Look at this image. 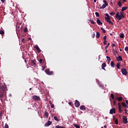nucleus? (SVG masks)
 <instances>
[{
	"mask_svg": "<svg viewBox=\"0 0 128 128\" xmlns=\"http://www.w3.org/2000/svg\"><path fill=\"white\" fill-rule=\"evenodd\" d=\"M112 48H114V46H116V45L114 44H112Z\"/></svg>",
	"mask_w": 128,
	"mask_h": 128,
	"instance_id": "5fc2aeb1",
	"label": "nucleus"
},
{
	"mask_svg": "<svg viewBox=\"0 0 128 128\" xmlns=\"http://www.w3.org/2000/svg\"><path fill=\"white\" fill-rule=\"evenodd\" d=\"M96 20H97L96 22H97L99 26L100 24H102V22L100 20V19L97 18Z\"/></svg>",
	"mask_w": 128,
	"mask_h": 128,
	"instance_id": "dca6fc26",
	"label": "nucleus"
},
{
	"mask_svg": "<svg viewBox=\"0 0 128 128\" xmlns=\"http://www.w3.org/2000/svg\"><path fill=\"white\" fill-rule=\"evenodd\" d=\"M2 112L0 111V120H2Z\"/></svg>",
	"mask_w": 128,
	"mask_h": 128,
	"instance_id": "de8ad7c7",
	"label": "nucleus"
},
{
	"mask_svg": "<svg viewBox=\"0 0 128 128\" xmlns=\"http://www.w3.org/2000/svg\"><path fill=\"white\" fill-rule=\"evenodd\" d=\"M0 90L3 92L2 94H4L6 90V86L4 85H0Z\"/></svg>",
	"mask_w": 128,
	"mask_h": 128,
	"instance_id": "f03ea898",
	"label": "nucleus"
},
{
	"mask_svg": "<svg viewBox=\"0 0 128 128\" xmlns=\"http://www.w3.org/2000/svg\"><path fill=\"white\" fill-rule=\"evenodd\" d=\"M108 6V4H103L102 6L100 7V10H104L106 8V6Z\"/></svg>",
	"mask_w": 128,
	"mask_h": 128,
	"instance_id": "9b49d317",
	"label": "nucleus"
},
{
	"mask_svg": "<svg viewBox=\"0 0 128 128\" xmlns=\"http://www.w3.org/2000/svg\"><path fill=\"white\" fill-rule=\"evenodd\" d=\"M96 16H100V14L98 12H95Z\"/></svg>",
	"mask_w": 128,
	"mask_h": 128,
	"instance_id": "a19ab883",
	"label": "nucleus"
},
{
	"mask_svg": "<svg viewBox=\"0 0 128 128\" xmlns=\"http://www.w3.org/2000/svg\"><path fill=\"white\" fill-rule=\"evenodd\" d=\"M106 58L108 62H110V60H110V57L108 56H106Z\"/></svg>",
	"mask_w": 128,
	"mask_h": 128,
	"instance_id": "7c9ffc66",
	"label": "nucleus"
},
{
	"mask_svg": "<svg viewBox=\"0 0 128 128\" xmlns=\"http://www.w3.org/2000/svg\"><path fill=\"white\" fill-rule=\"evenodd\" d=\"M110 97H111V98H112V100H114V95L113 94H110Z\"/></svg>",
	"mask_w": 128,
	"mask_h": 128,
	"instance_id": "2f4dec72",
	"label": "nucleus"
},
{
	"mask_svg": "<svg viewBox=\"0 0 128 128\" xmlns=\"http://www.w3.org/2000/svg\"><path fill=\"white\" fill-rule=\"evenodd\" d=\"M22 42H24V38H23V39L22 40Z\"/></svg>",
	"mask_w": 128,
	"mask_h": 128,
	"instance_id": "680f3d73",
	"label": "nucleus"
},
{
	"mask_svg": "<svg viewBox=\"0 0 128 128\" xmlns=\"http://www.w3.org/2000/svg\"><path fill=\"white\" fill-rule=\"evenodd\" d=\"M46 68H44V66H42V70H44Z\"/></svg>",
	"mask_w": 128,
	"mask_h": 128,
	"instance_id": "864d4df0",
	"label": "nucleus"
},
{
	"mask_svg": "<svg viewBox=\"0 0 128 128\" xmlns=\"http://www.w3.org/2000/svg\"><path fill=\"white\" fill-rule=\"evenodd\" d=\"M124 50H126V52H128V46H126V47L124 48Z\"/></svg>",
	"mask_w": 128,
	"mask_h": 128,
	"instance_id": "a18cd8bd",
	"label": "nucleus"
},
{
	"mask_svg": "<svg viewBox=\"0 0 128 128\" xmlns=\"http://www.w3.org/2000/svg\"><path fill=\"white\" fill-rule=\"evenodd\" d=\"M115 124H118V120L116 118L115 120Z\"/></svg>",
	"mask_w": 128,
	"mask_h": 128,
	"instance_id": "c9c22d12",
	"label": "nucleus"
},
{
	"mask_svg": "<svg viewBox=\"0 0 128 128\" xmlns=\"http://www.w3.org/2000/svg\"><path fill=\"white\" fill-rule=\"evenodd\" d=\"M51 108H54V104H51Z\"/></svg>",
	"mask_w": 128,
	"mask_h": 128,
	"instance_id": "8fccbe9b",
	"label": "nucleus"
},
{
	"mask_svg": "<svg viewBox=\"0 0 128 128\" xmlns=\"http://www.w3.org/2000/svg\"><path fill=\"white\" fill-rule=\"evenodd\" d=\"M108 46H110V43H108L107 46H106L105 48L106 50L108 48Z\"/></svg>",
	"mask_w": 128,
	"mask_h": 128,
	"instance_id": "79ce46f5",
	"label": "nucleus"
},
{
	"mask_svg": "<svg viewBox=\"0 0 128 128\" xmlns=\"http://www.w3.org/2000/svg\"><path fill=\"white\" fill-rule=\"evenodd\" d=\"M126 102L127 104H128V100H126Z\"/></svg>",
	"mask_w": 128,
	"mask_h": 128,
	"instance_id": "6e6d98bb",
	"label": "nucleus"
},
{
	"mask_svg": "<svg viewBox=\"0 0 128 128\" xmlns=\"http://www.w3.org/2000/svg\"><path fill=\"white\" fill-rule=\"evenodd\" d=\"M120 52H122V48H120Z\"/></svg>",
	"mask_w": 128,
	"mask_h": 128,
	"instance_id": "052dcab7",
	"label": "nucleus"
},
{
	"mask_svg": "<svg viewBox=\"0 0 128 128\" xmlns=\"http://www.w3.org/2000/svg\"><path fill=\"white\" fill-rule=\"evenodd\" d=\"M74 126H75V128H80V126L78 125V124H74Z\"/></svg>",
	"mask_w": 128,
	"mask_h": 128,
	"instance_id": "4c0bfd02",
	"label": "nucleus"
},
{
	"mask_svg": "<svg viewBox=\"0 0 128 128\" xmlns=\"http://www.w3.org/2000/svg\"><path fill=\"white\" fill-rule=\"evenodd\" d=\"M32 98L34 100H40V96H33Z\"/></svg>",
	"mask_w": 128,
	"mask_h": 128,
	"instance_id": "423d86ee",
	"label": "nucleus"
},
{
	"mask_svg": "<svg viewBox=\"0 0 128 128\" xmlns=\"http://www.w3.org/2000/svg\"><path fill=\"white\" fill-rule=\"evenodd\" d=\"M118 102H122V97L120 96L118 98Z\"/></svg>",
	"mask_w": 128,
	"mask_h": 128,
	"instance_id": "393cba45",
	"label": "nucleus"
},
{
	"mask_svg": "<svg viewBox=\"0 0 128 128\" xmlns=\"http://www.w3.org/2000/svg\"><path fill=\"white\" fill-rule=\"evenodd\" d=\"M110 66L112 68H114V62L112 61L110 63Z\"/></svg>",
	"mask_w": 128,
	"mask_h": 128,
	"instance_id": "5701e85b",
	"label": "nucleus"
},
{
	"mask_svg": "<svg viewBox=\"0 0 128 128\" xmlns=\"http://www.w3.org/2000/svg\"><path fill=\"white\" fill-rule=\"evenodd\" d=\"M106 17L105 20L107 22H108L110 24H112V26H114V22L110 20V15H108V14L106 13L105 14Z\"/></svg>",
	"mask_w": 128,
	"mask_h": 128,
	"instance_id": "f257e3e1",
	"label": "nucleus"
},
{
	"mask_svg": "<svg viewBox=\"0 0 128 128\" xmlns=\"http://www.w3.org/2000/svg\"><path fill=\"white\" fill-rule=\"evenodd\" d=\"M104 46H106V40H104Z\"/></svg>",
	"mask_w": 128,
	"mask_h": 128,
	"instance_id": "3c124183",
	"label": "nucleus"
},
{
	"mask_svg": "<svg viewBox=\"0 0 128 128\" xmlns=\"http://www.w3.org/2000/svg\"><path fill=\"white\" fill-rule=\"evenodd\" d=\"M24 32H28V28H24Z\"/></svg>",
	"mask_w": 128,
	"mask_h": 128,
	"instance_id": "58836bf2",
	"label": "nucleus"
},
{
	"mask_svg": "<svg viewBox=\"0 0 128 128\" xmlns=\"http://www.w3.org/2000/svg\"><path fill=\"white\" fill-rule=\"evenodd\" d=\"M110 14V16H114V14H116L114 13V12H111Z\"/></svg>",
	"mask_w": 128,
	"mask_h": 128,
	"instance_id": "ea45409f",
	"label": "nucleus"
},
{
	"mask_svg": "<svg viewBox=\"0 0 128 128\" xmlns=\"http://www.w3.org/2000/svg\"><path fill=\"white\" fill-rule=\"evenodd\" d=\"M110 114H116V108H112L110 110Z\"/></svg>",
	"mask_w": 128,
	"mask_h": 128,
	"instance_id": "1a4fd4ad",
	"label": "nucleus"
},
{
	"mask_svg": "<svg viewBox=\"0 0 128 128\" xmlns=\"http://www.w3.org/2000/svg\"><path fill=\"white\" fill-rule=\"evenodd\" d=\"M80 110H86V107H84V106L82 105L80 107Z\"/></svg>",
	"mask_w": 128,
	"mask_h": 128,
	"instance_id": "6ab92c4d",
	"label": "nucleus"
},
{
	"mask_svg": "<svg viewBox=\"0 0 128 128\" xmlns=\"http://www.w3.org/2000/svg\"><path fill=\"white\" fill-rule=\"evenodd\" d=\"M121 72H122V74H124V76H126V74H128V71L124 68H122L121 70Z\"/></svg>",
	"mask_w": 128,
	"mask_h": 128,
	"instance_id": "20e7f679",
	"label": "nucleus"
},
{
	"mask_svg": "<svg viewBox=\"0 0 128 128\" xmlns=\"http://www.w3.org/2000/svg\"><path fill=\"white\" fill-rule=\"evenodd\" d=\"M120 16H121V20L122 18H124V12H120Z\"/></svg>",
	"mask_w": 128,
	"mask_h": 128,
	"instance_id": "aec40b11",
	"label": "nucleus"
},
{
	"mask_svg": "<svg viewBox=\"0 0 128 128\" xmlns=\"http://www.w3.org/2000/svg\"><path fill=\"white\" fill-rule=\"evenodd\" d=\"M75 106L76 108H78V106H80V102H78V100H75Z\"/></svg>",
	"mask_w": 128,
	"mask_h": 128,
	"instance_id": "0eeeda50",
	"label": "nucleus"
},
{
	"mask_svg": "<svg viewBox=\"0 0 128 128\" xmlns=\"http://www.w3.org/2000/svg\"><path fill=\"white\" fill-rule=\"evenodd\" d=\"M118 6H119L120 8V7L122 6V2H120V0H119V1L118 2Z\"/></svg>",
	"mask_w": 128,
	"mask_h": 128,
	"instance_id": "b1692460",
	"label": "nucleus"
},
{
	"mask_svg": "<svg viewBox=\"0 0 128 128\" xmlns=\"http://www.w3.org/2000/svg\"><path fill=\"white\" fill-rule=\"evenodd\" d=\"M52 124V122L48 120L44 124L45 126H48Z\"/></svg>",
	"mask_w": 128,
	"mask_h": 128,
	"instance_id": "9d476101",
	"label": "nucleus"
},
{
	"mask_svg": "<svg viewBox=\"0 0 128 128\" xmlns=\"http://www.w3.org/2000/svg\"><path fill=\"white\" fill-rule=\"evenodd\" d=\"M100 32H96V38H100Z\"/></svg>",
	"mask_w": 128,
	"mask_h": 128,
	"instance_id": "4be33fe9",
	"label": "nucleus"
},
{
	"mask_svg": "<svg viewBox=\"0 0 128 128\" xmlns=\"http://www.w3.org/2000/svg\"><path fill=\"white\" fill-rule=\"evenodd\" d=\"M104 40H106V36H104Z\"/></svg>",
	"mask_w": 128,
	"mask_h": 128,
	"instance_id": "09e8293b",
	"label": "nucleus"
},
{
	"mask_svg": "<svg viewBox=\"0 0 128 128\" xmlns=\"http://www.w3.org/2000/svg\"><path fill=\"white\" fill-rule=\"evenodd\" d=\"M28 39L29 40H32V38H29Z\"/></svg>",
	"mask_w": 128,
	"mask_h": 128,
	"instance_id": "bf43d9fd",
	"label": "nucleus"
},
{
	"mask_svg": "<svg viewBox=\"0 0 128 128\" xmlns=\"http://www.w3.org/2000/svg\"><path fill=\"white\" fill-rule=\"evenodd\" d=\"M101 30L102 32H104V34H106V30H104V28H101Z\"/></svg>",
	"mask_w": 128,
	"mask_h": 128,
	"instance_id": "c756f323",
	"label": "nucleus"
},
{
	"mask_svg": "<svg viewBox=\"0 0 128 128\" xmlns=\"http://www.w3.org/2000/svg\"><path fill=\"white\" fill-rule=\"evenodd\" d=\"M92 38H94V36H96V34L94 33V32L93 34H92Z\"/></svg>",
	"mask_w": 128,
	"mask_h": 128,
	"instance_id": "72a5a7b5",
	"label": "nucleus"
},
{
	"mask_svg": "<svg viewBox=\"0 0 128 128\" xmlns=\"http://www.w3.org/2000/svg\"><path fill=\"white\" fill-rule=\"evenodd\" d=\"M35 48H36V50H38V52H42V50H40V48L38 47V45H36L35 46Z\"/></svg>",
	"mask_w": 128,
	"mask_h": 128,
	"instance_id": "f3484780",
	"label": "nucleus"
},
{
	"mask_svg": "<svg viewBox=\"0 0 128 128\" xmlns=\"http://www.w3.org/2000/svg\"><path fill=\"white\" fill-rule=\"evenodd\" d=\"M40 64H42V59H40L39 60Z\"/></svg>",
	"mask_w": 128,
	"mask_h": 128,
	"instance_id": "49530a36",
	"label": "nucleus"
},
{
	"mask_svg": "<svg viewBox=\"0 0 128 128\" xmlns=\"http://www.w3.org/2000/svg\"><path fill=\"white\" fill-rule=\"evenodd\" d=\"M4 128H8V125L6 124L4 126Z\"/></svg>",
	"mask_w": 128,
	"mask_h": 128,
	"instance_id": "c03bdc74",
	"label": "nucleus"
},
{
	"mask_svg": "<svg viewBox=\"0 0 128 128\" xmlns=\"http://www.w3.org/2000/svg\"><path fill=\"white\" fill-rule=\"evenodd\" d=\"M29 90H32V88H30Z\"/></svg>",
	"mask_w": 128,
	"mask_h": 128,
	"instance_id": "774afa93",
	"label": "nucleus"
},
{
	"mask_svg": "<svg viewBox=\"0 0 128 128\" xmlns=\"http://www.w3.org/2000/svg\"><path fill=\"white\" fill-rule=\"evenodd\" d=\"M68 104H70V106H72V102H70L68 103Z\"/></svg>",
	"mask_w": 128,
	"mask_h": 128,
	"instance_id": "13d9d810",
	"label": "nucleus"
},
{
	"mask_svg": "<svg viewBox=\"0 0 128 128\" xmlns=\"http://www.w3.org/2000/svg\"><path fill=\"white\" fill-rule=\"evenodd\" d=\"M4 32L2 30H0V34H4Z\"/></svg>",
	"mask_w": 128,
	"mask_h": 128,
	"instance_id": "e433bc0d",
	"label": "nucleus"
},
{
	"mask_svg": "<svg viewBox=\"0 0 128 128\" xmlns=\"http://www.w3.org/2000/svg\"><path fill=\"white\" fill-rule=\"evenodd\" d=\"M44 118H48V113L46 111L44 113Z\"/></svg>",
	"mask_w": 128,
	"mask_h": 128,
	"instance_id": "4468645a",
	"label": "nucleus"
},
{
	"mask_svg": "<svg viewBox=\"0 0 128 128\" xmlns=\"http://www.w3.org/2000/svg\"><path fill=\"white\" fill-rule=\"evenodd\" d=\"M118 62H122V58L120 56H118V57L116 58Z\"/></svg>",
	"mask_w": 128,
	"mask_h": 128,
	"instance_id": "f8f14e48",
	"label": "nucleus"
},
{
	"mask_svg": "<svg viewBox=\"0 0 128 128\" xmlns=\"http://www.w3.org/2000/svg\"><path fill=\"white\" fill-rule=\"evenodd\" d=\"M128 10V7L126 6L122 7V12H124V10Z\"/></svg>",
	"mask_w": 128,
	"mask_h": 128,
	"instance_id": "412c9836",
	"label": "nucleus"
},
{
	"mask_svg": "<svg viewBox=\"0 0 128 128\" xmlns=\"http://www.w3.org/2000/svg\"><path fill=\"white\" fill-rule=\"evenodd\" d=\"M120 62L117 63V64H116V68L118 69H120Z\"/></svg>",
	"mask_w": 128,
	"mask_h": 128,
	"instance_id": "bb28decb",
	"label": "nucleus"
},
{
	"mask_svg": "<svg viewBox=\"0 0 128 128\" xmlns=\"http://www.w3.org/2000/svg\"><path fill=\"white\" fill-rule=\"evenodd\" d=\"M54 120L56 122H60V120L58 118V117H56V116H54Z\"/></svg>",
	"mask_w": 128,
	"mask_h": 128,
	"instance_id": "c85d7f7f",
	"label": "nucleus"
},
{
	"mask_svg": "<svg viewBox=\"0 0 128 128\" xmlns=\"http://www.w3.org/2000/svg\"><path fill=\"white\" fill-rule=\"evenodd\" d=\"M103 2H104V4H108V2H106V0H104Z\"/></svg>",
	"mask_w": 128,
	"mask_h": 128,
	"instance_id": "37998d69",
	"label": "nucleus"
},
{
	"mask_svg": "<svg viewBox=\"0 0 128 128\" xmlns=\"http://www.w3.org/2000/svg\"><path fill=\"white\" fill-rule=\"evenodd\" d=\"M45 72L46 74H48L49 76H52L54 74V72H52V71H50V69H46L45 70Z\"/></svg>",
	"mask_w": 128,
	"mask_h": 128,
	"instance_id": "7ed1b4c3",
	"label": "nucleus"
},
{
	"mask_svg": "<svg viewBox=\"0 0 128 128\" xmlns=\"http://www.w3.org/2000/svg\"><path fill=\"white\" fill-rule=\"evenodd\" d=\"M125 112H127L126 109H124Z\"/></svg>",
	"mask_w": 128,
	"mask_h": 128,
	"instance_id": "338daca9",
	"label": "nucleus"
},
{
	"mask_svg": "<svg viewBox=\"0 0 128 128\" xmlns=\"http://www.w3.org/2000/svg\"><path fill=\"white\" fill-rule=\"evenodd\" d=\"M120 12H117V13L116 14V18L117 20H122V17L120 16Z\"/></svg>",
	"mask_w": 128,
	"mask_h": 128,
	"instance_id": "39448f33",
	"label": "nucleus"
},
{
	"mask_svg": "<svg viewBox=\"0 0 128 128\" xmlns=\"http://www.w3.org/2000/svg\"><path fill=\"white\" fill-rule=\"evenodd\" d=\"M123 2H126V0H122Z\"/></svg>",
	"mask_w": 128,
	"mask_h": 128,
	"instance_id": "69168bd1",
	"label": "nucleus"
},
{
	"mask_svg": "<svg viewBox=\"0 0 128 128\" xmlns=\"http://www.w3.org/2000/svg\"><path fill=\"white\" fill-rule=\"evenodd\" d=\"M90 22L92 24H96L92 20H90Z\"/></svg>",
	"mask_w": 128,
	"mask_h": 128,
	"instance_id": "473e14b6",
	"label": "nucleus"
},
{
	"mask_svg": "<svg viewBox=\"0 0 128 128\" xmlns=\"http://www.w3.org/2000/svg\"><path fill=\"white\" fill-rule=\"evenodd\" d=\"M122 106H124V108L128 107V105H126V103H124V102H122Z\"/></svg>",
	"mask_w": 128,
	"mask_h": 128,
	"instance_id": "a878e982",
	"label": "nucleus"
},
{
	"mask_svg": "<svg viewBox=\"0 0 128 128\" xmlns=\"http://www.w3.org/2000/svg\"><path fill=\"white\" fill-rule=\"evenodd\" d=\"M113 104H114V106H116V100H114V101L113 102Z\"/></svg>",
	"mask_w": 128,
	"mask_h": 128,
	"instance_id": "603ef678",
	"label": "nucleus"
},
{
	"mask_svg": "<svg viewBox=\"0 0 128 128\" xmlns=\"http://www.w3.org/2000/svg\"><path fill=\"white\" fill-rule=\"evenodd\" d=\"M94 0V2H96V0Z\"/></svg>",
	"mask_w": 128,
	"mask_h": 128,
	"instance_id": "e2e57ef3",
	"label": "nucleus"
},
{
	"mask_svg": "<svg viewBox=\"0 0 128 128\" xmlns=\"http://www.w3.org/2000/svg\"><path fill=\"white\" fill-rule=\"evenodd\" d=\"M123 122L124 124H128V118H126V116H123Z\"/></svg>",
	"mask_w": 128,
	"mask_h": 128,
	"instance_id": "6e6552de",
	"label": "nucleus"
},
{
	"mask_svg": "<svg viewBox=\"0 0 128 128\" xmlns=\"http://www.w3.org/2000/svg\"><path fill=\"white\" fill-rule=\"evenodd\" d=\"M31 62L32 64V66H36V62L34 60H31Z\"/></svg>",
	"mask_w": 128,
	"mask_h": 128,
	"instance_id": "a211bd4d",
	"label": "nucleus"
},
{
	"mask_svg": "<svg viewBox=\"0 0 128 128\" xmlns=\"http://www.w3.org/2000/svg\"><path fill=\"white\" fill-rule=\"evenodd\" d=\"M1 0V2H5V0Z\"/></svg>",
	"mask_w": 128,
	"mask_h": 128,
	"instance_id": "4d7b16f0",
	"label": "nucleus"
},
{
	"mask_svg": "<svg viewBox=\"0 0 128 128\" xmlns=\"http://www.w3.org/2000/svg\"><path fill=\"white\" fill-rule=\"evenodd\" d=\"M106 66V63H103L102 66V70H106V68H105Z\"/></svg>",
	"mask_w": 128,
	"mask_h": 128,
	"instance_id": "2eb2a0df",
	"label": "nucleus"
},
{
	"mask_svg": "<svg viewBox=\"0 0 128 128\" xmlns=\"http://www.w3.org/2000/svg\"><path fill=\"white\" fill-rule=\"evenodd\" d=\"M55 128H66L58 125L55 126Z\"/></svg>",
	"mask_w": 128,
	"mask_h": 128,
	"instance_id": "cd10ccee",
	"label": "nucleus"
},
{
	"mask_svg": "<svg viewBox=\"0 0 128 128\" xmlns=\"http://www.w3.org/2000/svg\"><path fill=\"white\" fill-rule=\"evenodd\" d=\"M104 128H106V125L104 126Z\"/></svg>",
	"mask_w": 128,
	"mask_h": 128,
	"instance_id": "0e129e2a",
	"label": "nucleus"
},
{
	"mask_svg": "<svg viewBox=\"0 0 128 128\" xmlns=\"http://www.w3.org/2000/svg\"><path fill=\"white\" fill-rule=\"evenodd\" d=\"M118 108H119L120 112L122 113V105H120V102L118 103Z\"/></svg>",
	"mask_w": 128,
	"mask_h": 128,
	"instance_id": "ddd939ff",
	"label": "nucleus"
},
{
	"mask_svg": "<svg viewBox=\"0 0 128 128\" xmlns=\"http://www.w3.org/2000/svg\"><path fill=\"white\" fill-rule=\"evenodd\" d=\"M120 38H124V34H121L120 36Z\"/></svg>",
	"mask_w": 128,
	"mask_h": 128,
	"instance_id": "f704fd0d",
	"label": "nucleus"
}]
</instances>
